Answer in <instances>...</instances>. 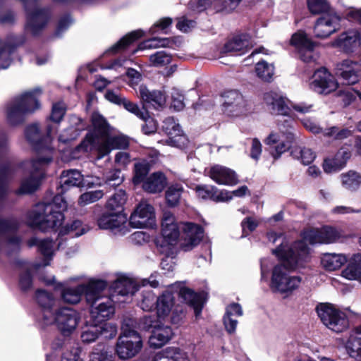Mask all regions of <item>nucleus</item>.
Masks as SVG:
<instances>
[{"mask_svg":"<svg viewBox=\"0 0 361 361\" xmlns=\"http://www.w3.org/2000/svg\"><path fill=\"white\" fill-rule=\"evenodd\" d=\"M66 202L61 195H56L51 202L37 204L27 214V223L34 228L47 231L59 227L64 219L63 211Z\"/></svg>","mask_w":361,"mask_h":361,"instance_id":"obj_1","label":"nucleus"},{"mask_svg":"<svg viewBox=\"0 0 361 361\" xmlns=\"http://www.w3.org/2000/svg\"><path fill=\"white\" fill-rule=\"evenodd\" d=\"M285 264H274L269 258H264L261 260V279L267 280L269 270L271 269L269 288L274 293L290 295L298 289L302 282V279L298 276H290L287 272L286 266L290 267L283 261ZM295 267H294L295 269ZM293 269V268L292 269Z\"/></svg>","mask_w":361,"mask_h":361,"instance_id":"obj_2","label":"nucleus"},{"mask_svg":"<svg viewBox=\"0 0 361 361\" xmlns=\"http://www.w3.org/2000/svg\"><path fill=\"white\" fill-rule=\"evenodd\" d=\"M172 291L178 292L183 301L193 308L196 317L201 314L203 307L202 296L186 288L183 283L178 282L169 286L167 290L157 298L156 309L159 317L164 318L171 312L174 304Z\"/></svg>","mask_w":361,"mask_h":361,"instance_id":"obj_3","label":"nucleus"},{"mask_svg":"<svg viewBox=\"0 0 361 361\" xmlns=\"http://www.w3.org/2000/svg\"><path fill=\"white\" fill-rule=\"evenodd\" d=\"M107 287V283L103 280H97L96 283L90 286L87 293V302L90 305V317L92 322L99 324L106 323L114 312V300L106 297L104 291Z\"/></svg>","mask_w":361,"mask_h":361,"instance_id":"obj_4","label":"nucleus"},{"mask_svg":"<svg viewBox=\"0 0 361 361\" xmlns=\"http://www.w3.org/2000/svg\"><path fill=\"white\" fill-rule=\"evenodd\" d=\"M41 94V89L37 87L26 91L10 101L6 106L7 123L11 126L22 123L27 115L39 108L38 97Z\"/></svg>","mask_w":361,"mask_h":361,"instance_id":"obj_5","label":"nucleus"},{"mask_svg":"<svg viewBox=\"0 0 361 361\" xmlns=\"http://www.w3.org/2000/svg\"><path fill=\"white\" fill-rule=\"evenodd\" d=\"M269 241L275 243L278 240L281 239L280 245L273 250L279 259L286 262L290 269L297 267L305 262L310 255V248L301 240L295 241L290 245H288L285 241L282 233H277L274 231L267 233Z\"/></svg>","mask_w":361,"mask_h":361,"instance_id":"obj_6","label":"nucleus"},{"mask_svg":"<svg viewBox=\"0 0 361 361\" xmlns=\"http://www.w3.org/2000/svg\"><path fill=\"white\" fill-rule=\"evenodd\" d=\"M142 348V341L136 331V322L131 318L125 319L116 343V354L119 358L128 360L137 355Z\"/></svg>","mask_w":361,"mask_h":361,"instance_id":"obj_7","label":"nucleus"},{"mask_svg":"<svg viewBox=\"0 0 361 361\" xmlns=\"http://www.w3.org/2000/svg\"><path fill=\"white\" fill-rule=\"evenodd\" d=\"M52 159V157L47 155L44 157H39L25 164L26 169L29 170L30 174L28 177L22 180L20 188L16 190L18 195L30 194L37 190L44 177V169Z\"/></svg>","mask_w":361,"mask_h":361,"instance_id":"obj_8","label":"nucleus"},{"mask_svg":"<svg viewBox=\"0 0 361 361\" xmlns=\"http://www.w3.org/2000/svg\"><path fill=\"white\" fill-rule=\"evenodd\" d=\"M26 13L25 30L33 35H39L47 26L51 19V12L40 6L37 1H24Z\"/></svg>","mask_w":361,"mask_h":361,"instance_id":"obj_9","label":"nucleus"},{"mask_svg":"<svg viewBox=\"0 0 361 361\" xmlns=\"http://www.w3.org/2000/svg\"><path fill=\"white\" fill-rule=\"evenodd\" d=\"M348 238L343 231L333 226H325L321 228H309L302 234V239L307 245L317 243L331 244ZM309 247V246H307Z\"/></svg>","mask_w":361,"mask_h":361,"instance_id":"obj_10","label":"nucleus"},{"mask_svg":"<svg viewBox=\"0 0 361 361\" xmlns=\"http://www.w3.org/2000/svg\"><path fill=\"white\" fill-rule=\"evenodd\" d=\"M316 311L322 323L335 332H342L348 327L346 314L330 303H320Z\"/></svg>","mask_w":361,"mask_h":361,"instance_id":"obj_11","label":"nucleus"},{"mask_svg":"<svg viewBox=\"0 0 361 361\" xmlns=\"http://www.w3.org/2000/svg\"><path fill=\"white\" fill-rule=\"evenodd\" d=\"M79 321L80 316L75 310L61 307L57 308L49 319H47V322L43 326L56 324L63 335H70L76 329Z\"/></svg>","mask_w":361,"mask_h":361,"instance_id":"obj_12","label":"nucleus"},{"mask_svg":"<svg viewBox=\"0 0 361 361\" xmlns=\"http://www.w3.org/2000/svg\"><path fill=\"white\" fill-rule=\"evenodd\" d=\"M18 227L16 220L13 219H0V252L11 255L20 250L22 240L17 235L6 238V235Z\"/></svg>","mask_w":361,"mask_h":361,"instance_id":"obj_13","label":"nucleus"},{"mask_svg":"<svg viewBox=\"0 0 361 361\" xmlns=\"http://www.w3.org/2000/svg\"><path fill=\"white\" fill-rule=\"evenodd\" d=\"M223 113L228 117L235 118L244 116L249 111L247 102L241 93L236 90H229L224 95Z\"/></svg>","mask_w":361,"mask_h":361,"instance_id":"obj_14","label":"nucleus"},{"mask_svg":"<svg viewBox=\"0 0 361 361\" xmlns=\"http://www.w3.org/2000/svg\"><path fill=\"white\" fill-rule=\"evenodd\" d=\"M97 225L101 229H109L124 235L129 231L130 224L124 212L106 211L98 218Z\"/></svg>","mask_w":361,"mask_h":361,"instance_id":"obj_15","label":"nucleus"},{"mask_svg":"<svg viewBox=\"0 0 361 361\" xmlns=\"http://www.w3.org/2000/svg\"><path fill=\"white\" fill-rule=\"evenodd\" d=\"M60 185L63 190H67L72 187H87L101 185L102 182L97 177H84L76 169L63 171L60 177Z\"/></svg>","mask_w":361,"mask_h":361,"instance_id":"obj_16","label":"nucleus"},{"mask_svg":"<svg viewBox=\"0 0 361 361\" xmlns=\"http://www.w3.org/2000/svg\"><path fill=\"white\" fill-rule=\"evenodd\" d=\"M140 328L148 330L152 328V334L149 338V344L151 347L158 348L165 345L172 337L173 332L170 326L163 324H153L149 317H145L140 325Z\"/></svg>","mask_w":361,"mask_h":361,"instance_id":"obj_17","label":"nucleus"},{"mask_svg":"<svg viewBox=\"0 0 361 361\" xmlns=\"http://www.w3.org/2000/svg\"><path fill=\"white\" fill-rule=\"evenodd\" d=\"M290 44L297 49L302 61L313 63L319 59V54L314 50L315 44L307 38L303 32H298L293 35Z\"/></svg>","mask_w":361,"mask_h":361,"instance_id":"obj_18","label":"nucleus"},{"mask_svg":"<svg viewBox=\"0 0 361 361\" xmlns=\"http://www.w3.org/2000/svg\"><path fill=\"white\" fill-rule=\"evenodd\" d=\"M294 137L293 127L288 125V128L286 130H283L280 128L279 133H270L264 140V142L268 145H276L274 149L271 152V155L276 159L289 149L290 144L294 140Z\"/></svg>","mask_w":361,"mask_h":361,"instance_id":"obj_19","label":"nucleus"},{"mask_svg":"<svg viewBox=\"0 0 361 361\" xmlns=\"http://www.w3.org/2000/svg\"><path fill=\"white\" fill-rule=\"evenodd\" d=\"M182 235L180 246L184 251H190L202 240L204 231L202 226L193 223H181Z\"/></svg>","mask_w":361,"mask_h":361,"instance_id":"obj_20","label":"nucleus"},{"mask_svg":"<svg viewBox=\"0 0 361 361\" xmlns=\"http://www.w3.org/2000/svg\"><path fill=\"white\" fill-rule=\"evenodd\" d=\"M341 18L336 13H329L320 17L316 22L314 32L318 38H326L338 31Z\"/></svg>","mask_w":361,"mask_h":361,"instance_id":"obj_21","label":"nucleus"},{"mask_svg":"<svg viewBox=\"0 0 361 361\" xmlns=\"http://www.w3.org/2000/svg\"><path fill=\"white\" fill-rule=\"evenodd\" d=\"M162 129L169 136L164 141L166 145L178 148H183L187 145V137L173 117H168L163 121Z\"/></svg>","mask_w":361,"mask_h":361,"instance_id":"obj_22","label":"nucleus"},{"mask_svg":"<svg viewBox=\"0 0 361 361\" xmlns=\"http://www.w3.org/2000/svg\"><path fill=\"white\" fill-rule=\"evenodd\" d=\"M337 82L334 76L325 68H320L315 71L310 88L318 94H327L336 90Z\"/></svg>","mask_w":361,"mask_h":361,"instance_id":"obj_23","label":"nucleus"},{"mask_svg":"<svg viewBox=\"0 0 361 361\" xmlns=\"http://www.w3.org/2000/svg\"><path fill=\"white\" fill-rule=\"evenodd\" d=\"M181 225L178 224L175 216L169 212L163 214L161 222L162 247L175 245L180 236Z\"/></svg>","mask_w":361,"mask_h":361,"instance_id":"obj_24","label":"nucleus"},{"mask_svg":"<svg viewBox=\"0 0 361 361\" xmlns=\"http://www.w3.org/2000/svg\"><path fill=\"white\" fill-rule=\"evenodd\" d=\"M204 173L219 185L232 186L238 183L235 172L222 165L215 164L207 167L204 170Z\"/></svg>","mask_w":361,"mask_h":361,"instance_id":"obj_25","label":"nucleus"},{"mask_svg":"<svg viewBox=\"0 0 361 361\" xmlns=\"http://www.w3.org/2000/svg\"><path fill=\"white\" fill-rule=\"evenodd\" d=\"M154 219L153 207L146 202H141L131 214L129 224L133 228H144L151 226Z\"/></svg>","mask_w":361,"mask_h":361,"instance_id":"obj_26","label":"nucleus"},{"mask_svg":"<svg viewBox=\"0 0 361 361\" xmlns=\"http://www.w3.org/2000/svg\"><path fill=\"white\" fill-rule=\"evenodd\" d=\"M117 333L116 326L111 323L92 324L87 328L81 334V339L83 343H90L94 342L99 335L106 338H112Z\"/></svg>","mask_w":361,"mask_h":361,"instance_id":"obj_27","label":"nucleus"},{"mask_svg":"<svg viewBox=\"0 0 361 361\" xmlns=\"http://www.w3.org/2000/svg\"><path fill=\"white\" fill-rule=\"evenodd\" d=\"M129 142L127 137L123 135H113L111 131L101 141L98 140L97 150L98 152L97 159H102L108 155L112 149L126 148Z\"/></svg>","mask_w":361,"mask_h":361,"instance_id":"obj_28","label":"nucleus"},{"mask_svg":"<svg viewBox=\"0 0 361 361\" xmlns=\"http://www.w3.org/2000/svg\"><path fill=\"white\" fill-rule=\"evenodd\" d=\"M36 300L42 309V317L39 322L43 326L54 313L57 307L58 300L50 293L39 289L35 294Z\"/></svg>","mask_w":361,"mask_h":361,"instance_id":"obj_29","label":"nucleus"},{"mask_svg":"<svg viewBox=\"0 0 361 361\" xmlns=\"http://www.w3.org/2000/svg\"><path fill=\"white\" fill-rule=\"evenodd\" d=\"M252 47L251 37L249 35H238L228 39L224 45L221 52L244 54Z\"/></svg>","mask_w":361,"mask_h":361,"instance_id":"obj_30","label":"nucleus"},{"mask_svg":"<svg viewBox=\"0 0 361 361\" xmlns=\"http://www.w3.org/2000/svg\"><path fill=\"white\" fill-rule=\"evenodd\" d=\"M338 74L347 85H354L361 79V63L344 60L339 65Z\"/></svg>","mask_w":361,"mask_h":361,"instance_id":"obj_31","label":"nucleus"},{"mask_svg":"<svg viewBox=\"0 0 361 361\" xmlns=\"http://www.w3.org/2000/svg\"><path fill=\"white\" fill-rule=\"evenodd\" d=\"M94 147L97 149L95 140L92 134H87L82 142L75 148L68 147L63 149L62 159L66 161L78 159L82 154L91 151Z\"/></svg>","mask_w":361,"mask_h":361,"instance_id":"obj_32","label":"nucleus"},{"mask_svg":"<svg viewBox=\"0 0 361 361\" xmlns=\"http://www.w3.org/2000/svg\"><path fill=\"white\" fill-rule=\"evenodd\" d=\"M27 245L29 247L37 246L38 251L44 257L41 267H46L49 264V262L51 260L56 250L55 243L49 238L39 240L33 237L28 240Z\"/></svg>","mask_w":361,"mask_h":361,"instance_id":"obj_33","label":"nucleus"},{"mask_svg":"<svg viewBox=\"0 0 361 361\" xmlns=\"http://www.w3.org/2000/svg\"><path fill=\"white\" fill-rule=\"evenodd\" d=\"M139 97L144 104L152 106L154 109L162 108L166 104V97L159 90L150 91L143 85L138 87Z\"/></svg>","mask_w":361,"mask_h":361,"instance_id":"obj_34","label":"nucleus"},{"mask_svg":"<svg viewBox=\"0 0 361 361\" xmlns=\"http://www.w3.org/2000/svg\"><path fill=\"white\" fill-rule=\"evenodd\" d=\"M97 280H92L87 284H80L75 288H66L61 291V298L66 303L76 304L79 302L84 294L87 299V293L92 283H96Z\"/></svg>","mask_w":361,"mask_h":361,"instance_id":"obj_35","label":"nucleus"},{"mask_svg":"<svg viewBox=\"0 0 361 361\" xmlns=\"http://www.w3.org/2000/svg\"><path fill=\"white\" fill-rule=\"evenodd\" d=\"M114 293L112 298L117 295H133L138 290L137 283L133 279L126 276H120L112 285Z\"/></svg>","mask_w":361,"mask_h":361,"instance_id":"obj_36","label":"nucleus"},{"mask_svg":"<svg viewBox=\"0 0 361 361\" xmlns=\"http://www.w3.org/2000/svg\"><path fill=\"white\" fill-rule=\"evenodd\" d=\"M360 33L357 30H352L342 33L335 41L334 45L344 51L350 52L360 45Z\"/></svg>","mask_w":361,"mask_h":361,"instance_id":"obj_37","label":"nucleus"},{"mask_svg":"<svg viewBox=\"0 0 361 361\" xmlns=\"http://www.w3.org/2000/svg\"><path fill=\"white\" fill-rule=\"evenodd\" d=\"M265 103L270 106L273 114L286 115L289 108L285 99L274 92H268L264 94Z\"/></svg>","mask_w":361,"mask_h":361,"instance_id":"obj_38","label":"nucleus"},{"mask_svg":"<svg viewBox=\"0 0 361 361\" xmlns=\"http://www.w3.org/2000/svg\"><path fill=\"white\" fill-rule=\"evenodd\" d=\"M92 126L93 131L88 134H92L95 144L98 145V140L101 141L110 131V127L106 119L98 112H94L91 116Z\"/></svg>","mask_w":361,"mask_h":361,"instance_id":"obj_39","label":"nucleus"},{"mask_svg":"<svg viewBox=\"0 0 361 361\" xmlns=\"http://www.w3.org/2000/svg\"><path fill=\"white\" fill-rule=\"evenodd\" d=\"M11 42H15V45L17 46L22 44L23 39L17 41V37L14 35L10 36L6 42L0 39V68L5 69L11 65V54L14 51V46L10 44Z\"/></svg>","mask_w":361,"mask_h":361,"instance_id":"obj_40","label":"nucleus"},{"mask_svg":"<svg viewBox=\"0 0 361 361\" xmlns=\"http://www.w3.org/2000/svg\"><path fill=\"white\" fill-rule=\"evenodd\" d=\"M347 262V256L341 253H324L321 257L322 267L329 271L339 269Z\"/></svg>","mask_w":361,"mask_h":361,"instance_id":"obj_41","label":"nucleus"},{"mask_svg":"<svg viewBox=\"0 0 361 361\" xmlns=\"http://www.w3.org/2000/svg\"><path fill=\"white\" fill-rule=\"evenodd\" d=\"M19 264L21 269L19 284L22 290H27L31 288L32 283L31 271L38 270L41 267V264H31L23 261L20 262Z\"/></svg>","mask_w":361,"mask_h":361,"instance_id":"obj_42","label":"nucleus"},{"mask_svg":"<svg viewBox=\"0 0 361 361\" xmlns=\"http://www.w3.org/2000/svg\"><path fill=\"white\" fill-rule=\"evenodd\" d=\"M349 157V153L346 151H339L334 158H327L324 161V171L327 173H332L340 171L345 166L346 161Z\"/></svg>","mask_w":361,"mask_h":361,"instance_id":"obj_43","label":"nucleus"},{"mask_svg":"<svg viewBox=\"0 0 361 361\" xmlns=\"http://www.w3.org/2000/svg\"><path fill=\"white\" fill-rule=\"evenodd\" d=\"M345 348L350 357H361V325L350 333L345 342Z\"/></svg>","mask_w":361,"mask_h":361,"instance_id":"obj_44","label":"nucleus"},{"mask_svg":"<svg viewBox=\"0 0 361 361\" xmlns=\"http://www.w3.org/2000/svg\"><path fill=\"white\" fill-rule=\"evenodd\" d=\"M166 185V179L164 173L155 172L148 176L143 182V189L149 193L161 192Z\"/></svg>","mask_w":361,"mask_h":361,"instance_id":"obj_45","label":"nucleus"},{"mask_svg":"<svg viewBox=\"0 0 361 361\" xmlns=\"http://www.w3.org/2000/svg\"><path fill=\"white\" fill-rule=\"evenodd\" d=\"M342 276L348 280H357L361 279V256L354 255L350 259L347 267L342 271Z\"/></svg>","mask_w":361,"mask_h":361,"instance_id":"obj_46","label":"nucleus"},{"mask_svg":"<svg viewBox=\"0 0 361 361\" xmlns=\"http://www.w3.org/2000/svg\"><path fill=\"white\" fill-rule=\"evenodd\" d=\"M342 187L348 191H355L361 185V176L354 171H349L340 175Z\"/></svg>","mask_w":361,"mask_h":361,"instance_id":"obj_47","label":"nucleus"},{"mask_svg":"<svg viewBox=\"0 0 361 361\" xmlns=\"http://www.w3.org/2000/svg\"><path fill=\"white\" fill-rule=\"evenodd\" d=\"M14 173V168L11 163L0 164V200L4 198L8 192L7 183Z\"/></svg>","mask_w":361,"mask_h":361,"instance_id":"obj_48","label":"nucleus"},{"mask_svg":"<svg viewBox=\"0 0 361 361\" xmlns=\"http://www.w3.org/2000/svg\"><path fill=\"white\" fill-rule=\"evenodd\" d=\"M87 231L88 228L80 221L75 220L71 224H68L61 228L59 235L61 238L65 235H69L71 238H75L82 235Z\"/></svg>","mask_w":361,"mask_h":361,"instance_id":"obj_49","label":"nucleus"},{"mask_svg":"<svg viewBox=\"0 0 361 361\" xmlns=\"http://www.w3.org/2000/svg\"><path fill=\"white\" fill-rule=\"evenodd\" d=\"M125 191L120 190L115 192L106 202L105 208L109 212H123V207L126 202Z\"/></svg>","mask_w":361,"mask_h":361,"instance_id":"obj_50","label":"nucleus"},{"mask_svg":"<svg viewBox=\"0 0 361 361\" xmlns=\"http://www.w3.org/2000/svg\"><path fill=\"white\" fill-rule=\"evenodd\" d=\"M143 35V32L140 30H135L126 35L121 39L117 43L113 45L109 51L112 53H117L124 50L129 44L135 40L140 38Z\"/></svg>","mask_w":361,"mask_h":361,"instance_id":"obj_51","label":"nucleus"},{"mask_svg":"<svg viewBox=\"0 0 361 361\" xmlns=\"http://www.w3.org/2000/svg\"><path fill=\"white\" fill-rule=\"evenodd\" d=\"M255 72L262 80L270 81L274 74V66L265 61H260L255 66Z\"/></svg>","mask_w":361,"mask_h":361,"instance_id":"obj_52","label":"nucleus"},{"mask_svg":"<svg viewBox=\"0 0 361 361\" xmlns=\"http://www.w3.org/2000/svg\"><path fill=\"white\" fill-rule=\"evenodd\" d=\"M90 361H111V355L108 348L103 343H99L93 349L90 355Z\"/></svg>","mask_w":361,"mask_h":361,"instance_id":"obj_53","label":"nucleus"},{"mask_svg":"<svg viewBox=\"0 0 361 361\" xmlns=\"http://www.w3.org/2000/svg\"><path fill=\"white\" fill-rule=\"evenodd\" d=\"M169 44L170 40L168 38L154 37L141 43L138 46L137 49L134 50L133 53L135 54L137 50H142L145 49H156L159 47H169Z\"/></svg>","mask_w":361,"mask_h":361,"instance_id":"obj_54","label":"nucleus"},{"mask_svg":"<svg viewBox=\"0 0 361 361\" xmlns=\"http://www.w3.org/2000/svg\"><path fill=\"white\" fill-rule=\"evenodd\" d=\"M183 190L182 186L178 184L171 185L168 188L166 192V199L170 206L173 207L178 203Z\"/></svg>","mask_w":361,"mask_h":361,"instance_id":"obj_55","label":"nucleus"},{"mask_svg":"<svg viewBox=\"0 0 361 361\" xmlns=\"http://www.w3.org/2000/svg\"><path fill=\"white\" fill-rule=\"evenodd\" d=\"M80 351L78 343L66 344V349L62 354L61 361H77L79 358Z\"/></svg>","mask_w":361,"mask_h":361,"instance_id":"obj_56","label":"nucleus"},{"mask_svg":"<svg viewBox=\"0 0 361 361\" xmlns=\"http://www.w3.org/2000/svg\"><path fill=\"white\" fill-rule=\"evenodd\" d=\"M25 137L32 145H39L42 142V136L39 125L34 123L29 126L25 130Z\"/></svg>","mask_w":361,"mask_h":361,"instance_id":"obj_57","label":"nucleus"},{"mask_svg":"<svg viewBox=\"0 0 361 361\" xmlns=\"http://www.w3.org/2000/svg\"><path fill=\"white\" fill-rule=\"evenodd\" d=\"M135 176L133 177V182L135 184H138L144 182L145 178L149 171V164L147 161H141L135 164L134 167Z\"/></svg>","mask_w":361,"mask_h":361,"instance_id":"obj_58","label":"nucleus"},{"mask_svg":"<svg viewBox=\"0 0 361 361\" xmlns=\"http://www.w3.org/2000/svg\"><path fill=\"white\" fill-rule=\"evenodd\" d=\"M104 195L102 190L90 191L82 194L78 200V204L80 206L93 203L100 200Z\"/></svg>","mask_w":361,"mask_h":361,"instance_id":"obj_59","label":"nucleus"},{"mask_svg":"<svg viewBox=\"0 0 361 361\" xmlns=\"http://www.w3.org/2000/svg\"><path fill=\"white\" fill-rule=\"evenodd\" d=\"M156 300L155 295L152 290H144L140 306L144 311H151L154 307Z\"/></svg>","mask_w":361,"mask_h":361,"instance_id":"obj_60","label":"nucleus"},{"mask_svg":"<svg viewBox=\"0 0 361 361\" xmlns=\"http://www.w3.org/2000/svg\"><path fill=\"white\" fill-rule=\"evenodd\" d=\"M216 12L229 13L238 6L239 1H212Z\"/></svg>","mask_w":361,"mask_h":361,"instance_id":"obj_61","label":"nucleus"},{"mask_svg":"<svg viewBox=\"0 0 361 361\" xmlns=\"http://www.w3.org/2000/svg\"><path fill=\"white\" fill-rule=\"evenodd\" d=\"M151 63L154 66H163L170 63L171 56L164 51H157L149 57Z\"/></svg>","mask_w":361,"mask_h":361,"instance_id":"obj_62","label":"nucleus"},{"mask_svg":"<svg viewBox=\"0 0 361 361\" xmlns=\"http://www.w3.org/2000/svg\"><path fill=\"white\" fill-rule=\"evenodd\" d=\"M323 134L325 136L332 137L336 140H343L351 135V131L348 129H339L337 127H331L326 129Z\"/></svg>","mask_w":361,"mask_h":361,"instance_id":"obj_63","label":"nucleus"},{"mask_svg":"<svg viewBox=\"0 0 361 361\" xmlns=\"http://www.w3.org/2000/svg\"><path fill=\"white\" fill-rule=\"evenodd\" d=\"M79 135V128L71 126L62 131L59 136V141L61 143L66 144L75 140Z\"/></svg>","mask_w":361,"mask_h":361,"instance_id":"obj_64","label":"nucleus"}]
</instances>
